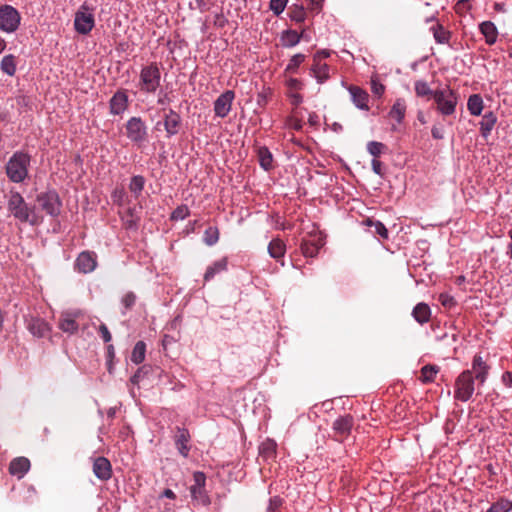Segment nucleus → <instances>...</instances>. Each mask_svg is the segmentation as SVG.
I'll use <instances>...</instances> for the list:
<instances>
[{
    "label": "nucleus",
    "mask_w": 512,
    "mask_h": 512,
    "mask_svg": "<svg viewBox=\"0 0 512 512\" xmlns=\"http://www.w3.org/2000/svg\"><path fill=\"white\" fill-rule=\"evenodd\" d=\"M434 39L439 44H448L451 38V32L443 27V25L436 23L431 27Z\"/></svg>",
    "instance_id": "c756f323"
},
{
    "label": "nucleus",
    "mask_w": 512,
    "mask_h": 512,
    "mask_svg": "<svg viewBox=\"0 0 512 512\" xmlns=\"http://www.w3.org/2000/svg\"><path fill=\"white\" fill-rule=\"evenodd\" d=\"M146 350V344L143 341H138L132 352H145Z\"/></svg>",
    "instance_id": "774afa93"
},
{
    "label": "nucleus",
    "mask_w": 512,
    "mask_h": 512,
    "mask_svg": "<svg viewBox=\"0 0 512 512\" xmlns=\"http://www.w3.org/2000/svg\"><path fill=\"white\" fill-rule=\"evenodd\" d=\"M129 100L126 90H118L109 101L110 113L120 115L128 108Z\"/></svg>",
    "instance_id": "dca6fc26"
},
{
    "label": "nucleus",
    "mask_w": 512,
    "mask_h": 512,
    "mask_svg": "<svg viewBox=\"0 0 512 512\" xmlns=\"http://www.w3.org/2000/svg\"><path fill=\"white\" fill-rule=\"evenodd\" d=\"M31 158L27 153L17 151L5 165L8 179L13 183H22L28 177Z\"/></svg>",
    "instance_id": "f257e3e1"
},
{
    "label": "nucleus",
    "mask_w": 512,
    "mask_h": 512,
    "mask_svg": "<svg viewBox=\"0 0 512 512\" xmlns=\"http://www.w3.org/2000/svg\"><path fill=\"white\" fill-rule=\"evenodd\" d=\"M164 128L167 133V137H171L176 135L181 126V117L180 115L174 111L173 109H169L168 112L164 114Z\"/></svg>",
    "instance_id": "6ab92c4d"
},
{
    "label": "nucleus",
    "mask_w": 512,
    "mask_h": 512,
    "mask_svg": "<svg viewBox=\"0 0 512 512\" xmlns=\"http://www.w3.org/2000/svg\"><path fill=\"white\" fill-rule=\"evenodd\" d=\"M28 328L37 337H44L49 332L48 324L42 319H31Z\"/></svg>",
    "instance_id": "c85d7f7f"
},
{
    "label": "nucleus",
    "mask_w": 512,
    "mask_h": 512,
    "mask_svg": "<svg viewBox=\"0 0 512 512\" xmlns=\"http://www.w3.org/2000/svg\"><path fill=\"white\" fill-rule=\"evenodd\" d=\"M0 68L5 74L13 76L16 72L15 57L13 55L4 56L1 60Z\"/></svg>",
    "instance_id": "4c0bfd02"
},
{
    "label": "nucleus",
    "mask_w": 512,
    "mask_h": 512,
    "mask_svg": "<svg viewBox=\"0 0 512 512\" xmlns=\"http://www.w3.org/2000/svg\"><path fill=\"white\" fill-rule=\"evenodd\" d=\"M439 301L441 302V304L443 306L449 307V308L456 304L455 299L448 294H440Z\"/></svg>",
    "instance_id": "5fc2aeb1"
},
{
    "label": "nucleus",
    "mask_w": 512,
    "mask_h": 512,
    "mask_svg": "<svg viewBox=\"0 0 512 512\" xmlns=\"http://www.w3.org/2000/svg\"><path fill=\"white\" fill-rule=\"evenodd\" d=\"M58 327L65 333H76L81 327L82 331L89 327L88 319L80 310L65 311L60 315Z\"/></svg>",
    "instance_id": "20e7f679"
},
{
    "label": "nucleus",
    "mask_w": 512,
    "mask_h": 512,
    "mask_svg": "<svg viewBox=\"0 0 512 512\" xmlns=\"http://www.w3.org/2000/svg\"><path fill=\"white\" fill-rule=\"evenodd\" d=\"M439 372V367L435 364H427V365H424L421 369H420V377H419V380L422 382V383H431L434 381L437 373Z\"/></svg>",
    "instance_id": "7c9ffc66"
},
{
    "label": "nucleus",
    "mask_w": 512,
    "mask_h": 512,
    "mask_svg": "<svg viewBox=\"0 0 512 512\" xmlns=\"http://www.w3.org/2000/svg\"><path fill=\"white\" fill-rule=\"evenodd\" d=\"M349 92L351 94L353 103L359 109L369 110V106H368L369 95L365 90H363L362 88H360L358 86L352 85L349 87Z\"/></svg>",
    "instance_id": "4be33fe9"
},
{
    "label": "nucleus",
    "mask_w": 512,
    "mask_h": 512,
    "mask_svg": "<svg viewBox=\"0 0 512 512\" xmlns=\"http://www.w3.org/2000/svg\"><path fill=\"white\" fill-rule=\"evenodd\" d=\"M304 60H305V56L303 54L299 53V54L294 55L290 59L288 65L286 67V71H289L292 73L296 72L298 67L304 62Z\"/></svg>",
    "instance_id": "de8ad7c7"
},
{
    "label": "nucleus",
    "mask_w": 512,
    "mask_h": 512,
    "mask_svg": "<svg viewBox=\"0 0 512 512\" xmlns=\"http://www.w3.org/2000/svg\"><path fill=\"white\" fill-rule=\"evenodd\" d=\"M161 72L155 62L142 67L139 75L138 88L141 92L153 94L160 86Z\"/></svg>",
    "instance_id": "f03ea898"
},
{
    "label": "nucleus",
    "mask_w": 512,
    "mask_h": 512,
    "mask_svg": "<svg viewBox=\"0 0 512 512\" xmlns=\"http://www.w3.org/2000/svg\"><path fill=\"white\" fill-rule=\"evenodd\" d=\"M98 333L105 343H108L111 341V339H112L111 333L105 324L99 325Z\"/></svg>",
    "instance_id": "864d4df0"
},
{
    "label": "nucleus",
    "mask_w": 512,
    "mask_h": 512,
    "mask_svg": "<svg viewBox=\"0 0 512 512\" xmlns=\"http://www.w3.org/2000/svg\"><path fill=\"white\" fill-rule=\"evenodd\" d=\"M126 136L134 144L141 146L147 141L148 128L141 117H131L125 124Z\"/></svg>",
    "instance_id": "0eeeda50"
},
{
    "label": "nucleus",
    "mask_w": 512,
    "mask_h": 512,
    "mask_svg": "<svg viewBox=\"0 0 512 512\" xmlns=\"http://www.w3.org/2000/svg\"><path fill=\"white\" fill-rule=\"evenodd\" d=\"M495 123H496L495 115L492 112L486 113L480 122V129H481L482 135L487 136L493 129Z\"/></svg>",
    "instance_id": "c9c22d12"
},
{
    "label": "nucleus",
    "mask_w": 512,
    "mask_h": 512,
    "mask_svg": "<svg viewBox=\"0 0 512 512\" xmlns=\"http://www.w3.org/2000/svg\"><path fill=\"white\" fill-rule=\"evenodd\" d=\"M146 354H131L130 361L136 365L141 364L145 360Z\"/></svg>",
    "instance_id": "0e129e2a"
},
{
    "label": "nucleus",
    "mask_w": 512,
    "mask_h": 512,
    "mask_svg": "<svg viewBox=\"0 0 512 512\" xmlns=\"http://www.w3.org/2000/svg\"><path fill=\"white\" fill-rule=\"evenodd\" d=\"M93 473L101 481H107L112 476V466L110 461L103 456H99L94 460Z\"/></svg>",
    "instance_id": "f3484780"
},
{
    "label": "nucleus",
    "mask_w": 512,
    "mask_h": 512,
    "mask_svg": "<svg viewBox=\"0 0 512 512\" xmlns=\"http://www.w3.org/2000/svg\"><path fill=\"white\" fill-rule=\"evenodd\" d=\"M36 201L38 206L48 215L55 217L60 214L62 203L56 192L41 193L37 196Z\"/></svg>",
    "instance_id": "9b49d317"
},
{
    "label": "nucleus",
    "mask_w": 512,
    "mask_h": 512,
    "mask_svg": "<svg viewBox=\"0 0 512 512\" xmlns=\"http://www.w3.org/2000/svg\"><path fill=\"white\" fill-rule=\"evenodd\" d=\"M405 112V101L403 99H397L389 112V116L395 119L398 123H401L405 117Z\"/></svg>",
    "instance_id": "2f4dec72"
},
{
    "label": "nucleus",
    "mask_w": 512,
    "mask_h": 512,
    "mask_svg": "<svg viewBox=\"0 0 512 512\" xmlns=\"http://www.w3.org/2000/svg\"><path fill=\"white\" fill-rule=\"evenodd\" d=\"M387 150V146L381 142L370 141L367 144V151L376 159Z\"/></svg>",
    "instance_id": "79ce46f5"
},
{
    "label": "nucleus",
    "mask_w": 512,
    "mask_h": 512,
    "mask_svg": "<svg viewBox=\"0 0 512 512\" xmlns=\"http://www.w3.org/2000/svg\"><path fill=\"white\" fill-rule=\"evenodd\" d=\"M283 498L280 496H273L269 499V503L267 506V512H277L280 507L283 505Z\"/></svg>",
    "instance_id": "8fccbe9b"
},
{
    "label": "nucleus",
    "mask_w": 512,
    "mask_h": 512,
    "mask_svg": "<svg viewBox=\"0 0 512 512\" xmlns=\"http://www.w3.org/2000/svg\"><path fill=\"white\" fill-rule=\"evenodd\" d=\"M415 92H416V95L419 97H428V99H431V98L434 99L435 91H433L429 87V85L426 81H423V80L416 81L415 82Z\"/></svg>",
    "instance_id": "58836bf2"
},
{
    "label": "nucleus",
    "mask_w": 512,
    "mask_h": 512,
    "mask_svg": "<svg viewBox=\"0 0 512 512\" xmlns=\"http://www.w3.org/2000/svg\"><path fill=\"white\" fill-rule=\"evenodd\" d=\"M8 210L21 222L35 224L37 217L34 209L28 207L24 198L18 192H12L8 200Z\"/></svg>",
    "instance_id": "39448f33"
},
{
    "label": "nucleus",
    "mask_w": 512,
    "mask_h": 512,
    "mask_svg": "<svg viewBox=\"0 0 512 512\" xmlns=\"http://www.w3.org/2000/svg\"><path fill=\"white\" fill-rule=\"evenodd\" d=\"M371 165H372V170L375 174L380 175V176L383 175L382 163L379 160L373 159L371 162Z\"/></svg>",
    "instance_id": "bf43d9fd"
},
{
    "label": "nucleus",
    "mask_w": 512,
    "mask_h": 512,
    "mask_svg": "<svg viewBox=\"0 0 512 512\" xmlns=\"http://www.w3.org/2000/svg\"><path fill=\"white\" fill-rule=\"evenodd\" d=\"M490 366L483 361L480 355H476L472 361V374L474 379L478 381L479 385H483L487 380Z\"/></svg>",
    "instance_id": "a211bd4d"
},
{
    "label": "nucleus",
    "mask_w": 512,
    "mask_h": 512,
    "mask_svg": "<svg viewBox=\"0 0 512 512\" xmlns=\"http://www.w3.org/2000/svg\"><path fill=\"white\" fill-rule=\"evenodd\" d=\"M323 245L322 239L318 238L313 241L303 240L300 248L305 257H315Z\"/></svg>",
    "instance_id": "5701e85b"
},
{
    "label": "nucleus",
    "mask_w": 512,
    "mask_h": 512,
    "mask_svg": "<svg viewBox=\"0 0 512 512\" xmlns=\"http://www.w3.org/2000/svg\"><path fill=\"white\" fill-rule=\"evenodd\" d=\"M189 216V209L186 205L178 206L171 214L172 220H183Z\"/></svg>",
    "instance_id": "09e8293b"
},
{
    "label": "nucleus",
    "mask_w": 512,
    "mask_h": 512,
    "mask_svg": "<svg viewBox=\"0 0 512 512\" xmlns=\"http://www.w3.org/2000/svg\"><path fill=\"white\" fill-rule=\"evenodd\" d=\"M302 38L295 30H286L282 33L281 41L284 47H293L297 45Z\"/></svg>",
    "instance_id": "72a5a7b5"
},
{
    "label": "nucleus",
    "mask_w": 512,
    "mask_h": 512,
    "mask_svg": "<svg viewBox=\"0 0 512 512\" xmlns=\"http://www.w3.org/2000/svg\"><path fill=\"white\" fill-rule=\"evenodd\" d=\"M365 224L374 228L372 231L374 234L379 235L383 239L388 238V230L382 222L368 218L365 220Z\"/></svg>",
    "instance_id": "ea45409f"
},
{
    "label": "nucleus",
    "mask_w": 512,
    "mask_h": 512,
    "mask_svg": "<svg viewBox=\"0 0 512 512\" xmlns=\"http://www.w3.org/2000/svg\"><path fill=\"white\" fill-rule=\"evenodd\" d=\"M502 384L507 388H512V371H505L501 376Z\"/></svg>",
    "instance_id": "4d7b16f0"
},
{
    "label": "nucleus",
    "mask_w": 512,
    "mask_h": 512,
    "mask_svg": "<svg viewBox=\"0 0 512 512\" xmlns=\"http://www.w3.org/2000/svg\"><path fill=\"white\" fill-rule=\"evenodd\" d=\"M432 137L434 139H442L443 138V131L441 127H438L437 125H434L431 130Z\"/></svg>",
    "instance_id": "e2e57ef3"
},
{
    "label": "nucleus",
    "mask_w": 512,
    "mask_h": 512,
    "mask_svg": "<svg viewBox=\"0 0 512 512\" xmlns=\"http://www.w3.org/2000/svg\"><path fill=\"white\" fill-rule=\"evenodd\" d=\"M198 9L201 12L207 11L210 7V0H195Z\"/></svg>",
    "instance_id": "680f3d73"
},
{
    "label": "nucleus",
    "mask_w": 512,
    "mask_h": 512,
    "mask_svg": "<svg viewBox=\"0 0 512 512\" xmlns=\"http://www.w3.org/2000/svg\"><path fill=\"white\" fill-rule=\"evenodd\" d=\"M268 252L272 258L280 260L285 255L286 245L280 238H275L269 243Z\"/></svg>",
    "instance_id": "bb28decb"
},
{
    "label": "nucleus",
    "mask_w": 512,
    "mask_h": 512,
    "mask_svg": "<svg viewBox=\"0 0 512 512\" xmlns=\"http://www.w3.org/2000/svg\"><path fill=\"white\" fill-rule=\"evenodd\" d=\"M288 0H270L269 9L274 15L279 16L286 8Z\"/></svg>",
    "instance_id": "a18cd8bd"
},
{
    "label": "nucleus",
    "mask_w": 512,
    "mask_h": 512,
    "mask_svg": "<svg viewBox=\"0 0 512 512\" xmlns=\"http://www.w3.org/2000/svg\"><path fill=\"white\" fill-rule=\"evenodd\" d=\"M235 93L227 90L222 93L214 102V112L217 117L225 118L231 111Z\"/></svg>",
    "instance_id": "4468645a"
},
{
    "label": "nucleus",
    "mask_w": 512,
    "mask_h": 512,
    "mask_svg": "<svg viewBox=\"0 0 512 512\" xmlns=\"http://www.w3.org/2000/svg\"><path fill=\"white\" fill-rule=\"evenodd\" d=\"M151 372L152 367L150 365H143L137 369L130 380L133 384H138L141 380L148 377Z\"/></svg>",
    "instance_id": "c03bdc74"
},
{
    "label": "nucleus",
    "mask_w": 512,
    "mask_h": 512,
    "mask_svg": "<svg viewBox=\"0 0 512 512\" xmlns=\"http://www.w3.org/2000/svg\"><path fill=\"white\" fill-rule=\"evenodd\" d=\"M30 460L26 457H16L9 464V473L17 478H23L30 469Z\"/></svg>",
    "instance_id": "aec40b11"
},
{
    "label": "nucleus",
    "mask_w": 512,
    "mask_h": 512,
    "mask_svg": "<svg viewBox=\"0 0 512 512\" xmlns=\"http://www.w3.org/2000/svg\"><path fill=\"white\" fill-rule=\"evenodd\" d=\"M93 11L94 8L85 2L75 13L74 27L79 34L86 35L93 29L95 25Z\"/></svg>",
    "instance_id": "1a4fd4ad"
},
{
    "label": "nucleus",
    "mask_w": 512,
    "mask_h": 512,
    "mask_svg": "<svg viewBox=\"0 0 512 512\" xmlns=\"http://www.w3.org/2000/svg\"><path fill=\"white\" fill-rule=\"evenodd\" d=\"M434 102L437 112L442 116L454 115L458 103V93L449 87L435 90Z\"/></svg>",
    "instance_id": "7ed1b4c3"
},
{
    "label": "nucleus",
    "mask_w": 512,
    "mask_h": 512,
    "mask_svg": "<svg viewBox=\"0 0 512 512\" xmlns=\"http://www.w3.org/2000/svg\"><path fill=\"white\" fill-rule=\"evenodd\" d=\"M227 259L222 258L218 261H215L212 265H210L204 274V281L208 282L212 280L216 274L224 272L227 270Z\"/></svg>",
    "instance_id": "393cba45"
},
{
    "label": "nucleus",
    "mask_w": 512,
    "mask_h": 512,
    "mask_svg": "<svg viewBox=\"0 0 512 512\" xmlns=\"http://www.w3.org/2000/svg\"><path fill=\"white\" fill-rule=\"evenodd\" d=\"M191 439L190 432L185 427H176V433L174 435V444L178 453L184 457L188 458L191 450V445H189Z\"/></svg>",
    "instance_id": "f8f14e48"
},
{
    "label": "nucleus",
    "mask_w": 512,
    "mask_h": 512,
    "mask_svg": "<svg viewBox=\"0 0 512 512\" xmlns=\"http://www.w3.org/2000/svg\"><path fill=\"white\" fill-rule=\"evenodd\" d=\"M486 512H509L508 498L499 497L490 505Z\"/></svg>",
    "instance_id": "a19ab883"
},
{
    "label": "nucleus",
    "mask_w": 512,
    "mask_h": 512,
    "mask_svg": "<svg viewBox=\"0 0 512 512\" xmlns=\"http://www.w3.org/2000/svg\"><path fill=\"white\" fill-rule=\"evenodd\" d=\"M124 220V225L126 226V228H135L137 227L139 221H140V217H129V216H125L123 218Z\"/></svg>",
    "instance_id": "6e6d98bb"
},
{
    "label": "nucleus",
    "mask_w": 512,
    "mask_h": 512,
    "mask_svg": "<svg viewBox=\"0 0 512 512\" xmlns=\"http://www.w3.org/2000/svg\"><path fill=\"white\" fill-rule=\"evenodd\" d=\"M412 316L418 323L424 324L428 322L431 318V309L424 302L418 303L413 308Z\"/></svg>",
    "instance_id": "b1692460"
},
{
    "label": "nucleus",
    "mask_w": 512,
    "mask_h": 512,
    "mask_svg": "<svg viewBox=\"0 0 512 512\" xmlns=\"http://www.w3.org/2000/svg\"><path fill=\"white\" fill-rule=\"evenodd\" d=\"M480 31L484 35L486 43L492 45L496 42L498 31L494 23L485 21L480 24Z\"/></svg>",
    "instance_id": "a878e982"
},
{
    "label": "nucleus",
    "mask_w": 512,
    "mask_h": 512,
    "mask_svg": "<svg viewBox=\"0 0 512 512\" xmlns=\"http://www.w3.org/2000/svg\"><path fill=\"white\" fill-rule=\"evenodd\" d=\"M277 443L270 438L265 439L259 446V455L265 459L276 456Z\"/></svg>",
    "instance_id": "cd10ccee"
},
{
    "label": "nucleus",
    "mask_w": 512,
    "mask_h": 512,
    "mask_svg": "<svg viewBox=\"0 0 512 512\" xmlns=\"http://www.w3.org/2000/svg\"><path fill=\"white\" fill-rule=\"evenodd\" d=\"M136 299L137 297L133 292H127L123 295L121 303L125 309L129 310L135 305Z\"/></svg>",
    "instance_id": "3c124183"
},
{
    "label": "nucleus",
    "mask_w": 512,
    "mask_h": 512,
    "mask_svg": "<svg viewBox=\"0 0 512 512\" xmlns=\"http://www.w3.org/2000/svg\"><path fill=\"white\" fill-rule=\"evenodd\" d=\"M329 66L320 61V53H316L313 58V65L311 71L318 83H324L329 79Z\"/></svg>",
    "instance_id": "412c9836"
},
{
    "label": "nucleus",
    "mask_w": 512,
    "mask_h": 512,
    "mask_svg": "<svg viewBox=\"0 0 512 512\" xmlns=\"http://www.w3.org/2000/svg\"><path fill=\"white\" fill-rule=\"evenodd\" d=\"M469 112L474 116H479L483 110V100L478 94H473L469 97L467 102Z\"/></svg>",
    "instance_id": "473e14b6"
},
{
    "label": "nucleus",
    "mask_w": 512,
    "mask_h": 512,
    "mask_svg": "<svg viewBox=\"0 0 512 512\" xmlns=\"http://www.w3.org/2000/svg\"><path fill=\"white\" fill-rule=\"evenodd\" d=\"M292 104L297 106L302 102V96L298 93H291L290 95Z\"/></svg>",
    "instance_id": "338daca9"
},
{
    "label": "nucleus",
    "mask_w": 512,
    "mask_h": 512,
    "mask_svg": "<svg viewBox=\"0 0 512 512\" xmlns=\"http://www.w3.org/2000/svg\"><path fill=\"white\" fill-rule=\"evenodd\" d=\"M258 158L259 163L263 169L268 171L272 168L273 156L268 148L260 147L258 149Z\"/></svg>",
    "instance_id": "f704fd0d"
},
{
    "label": "nucleus",
    "mask_w": 512,
    "mask_h": 512,
    "mask_svg": "<svg viewBox=\"0 0 512 512\" xmlns=\"http://www.w3.org/2000/svg\"><path fill=\"white\" fill-rule=\"evenodd\" d=\"M475 390V379L471 370H464L455 381V399L467 402L471 399Z\"/></svg>",
    "instance_id": "423d86ee"
},
{
    "label": "nucleus",
    "mask_w": 512,
    "mask_h": 512,
    "mask_svg": "<svg viewBox=\"0 0 512 512\" xmlns=\"http://www.w3.org/2000/svg\"><path fill=\"white\" fill-rule=\"evenodd\" d=\"M21 15L19 11L8 4L0 6V30L14 33L20 26Z\"/></svg>",
    "instance_id": "9d476101"
},
{
    "label": "nucleus",
    "mask_w": 512,
    "mask_h": 512,
    "mask_svg": "<svg viewBox=\"0 0 512 512\" xmlns=\"http://www.w3.org/2000/svg\"><path fill=\"white\" fill-rule=\"evenodd\" d=\"M227 23V19L225 18V16L220 13V14H217L215 16V19H214V24L218 27H224Z\"/></svg>",
    "instance_id": "052dcab7"
},
{
    "label": "nucleus",
    "mask_w": 512,
    "mask_h": 512,
    "mask_svg": "<svg viewBox=\"0 0 512 512\" xmlns=\"http://www.w3.org/2000/svg\"><path fill=\"white\" fill-rule=\"evenodd\" d=\"M385 91V86L379 82L377 77L371 78V92L378 97H381Z\"/></svg>",
    "instance_id": "603ef678"
},
{
    "label": "nucleus",
    "mask_w": 512,
    "mask_h": 512,
    "mask_svg": "<svg viewBox=\"0 0 512 512\" xmlns=\"http://www.w3.org/2000/svg\"><path fill=\"white\" fill-rule=\"evenodd\" d=\"M219 240V230L217 227L210 226L204 232V242L212 246L216 244Z\"/></svg>",
    "instance_id": "37998d69"
},
{
    "label": "nucleus",
    "mask_w": 512,
    "mask_h": 512,
    "mask_svg": "<svg viewBox=\"0 0 512 512\" xmlns=\"http://www.w3.org/2000/svg\"><path fill=\"white\" fill-rule=\"evenodd\" d=\"M354 417L351 414L339 416L332 424L333 431L342 439H346L352 431Z\"/></svg>",
    "instance_id": "2eb2a0df"
},
{
    "label": "nucleus",
    "mask_w": 512,
    "mask_h": 512,
    "mask_svg": "<svg viewBox=\"0 0 512 512\" xmlns=\"http://www.w3.org/2000/svg\"><path fill=\"white\" fill-rule=\"evenodd\" d=\"M159 498L175 499L176 498V494L174 493V491L172 489L166 488L160 494Z\"/></svg>",
    "instance_id": "69168bd1"
},
{
    "label": "nucleus",
    "mask_w": 512,
    "mask_h": 512,
    "mask_svg": "<svg viewBox=\"0 0 512 512\" xmlns=\"http://www.w3.org/2000/svg\"><path fill=\"white\" fill-rule=\"evenodd\" d=\"M193 484L190 486V494L194 504L208 506L211 503L206 491V475L202 471L193 473Z\"/></svg>",
    "instance_id": "6e6552de"
},
{
    "label": "nucleus",
    "mask_w": 512,
    "mask_h": 512,
    "mask_svg": "<svg viewBox=\"0 0 512 512\" xmlns=\"http://www.w3.org/2000/svg\"><path fill=\"white\" fill-rule=\"evenodd\" d=\"M145 186V178L141 175H136L131 178L130 184H129V190L131 193L134 194L135 198L137 199L140 194L142 193Z\"/></svg>",
    "instance_id": "e433bc0d"
},
{
    "label": "nucleus",
    "mask_w": 512,
    "mask_h": 512,
    "mask_svg": "<svg viewBox=\"0 0 512 512\" xmlns=\"http://www.w3.org/2000/svg\"><path fill=\"white\" fill-rule=\"evenodd\" d=\"M305 10L302 6L294 5L290 8V18L296 22H303L305 20Z\"/></svg>",
    "instance_id": "49530a36"
},
{
    "label": "nucleus",
    "mask_w": 512,
    "mask_h": 512,
    "mask_svg": "<svg viewBox=\"0 0 512 512\" xmlns=\"http://www.w3.org/2000/svg\"><path fill=\"white\" fill-rule=\"evenodd\" d=\"M287 86L291 91H297L302 88V83L296 78H290L287 81Z\"/></svg>",
    "instance_id": "13d9d810"
},
{
    "label": "nucleus",
    "mask_w": 512,
    "mask_h": 512,
    "mask_svg": "<svg viewBox=\"0 0 512 512\" xmlns=\"http://www.w3.org/2000/svg\"><path fill=\"white\" fill-rule=\"evenodd\" d=\"M74 266L79 273H91L97 266L96 253L92 251L81 252L77 257Z\"/></svg>",
    "instance_id": "ddd939ff"
}]
</instances>
